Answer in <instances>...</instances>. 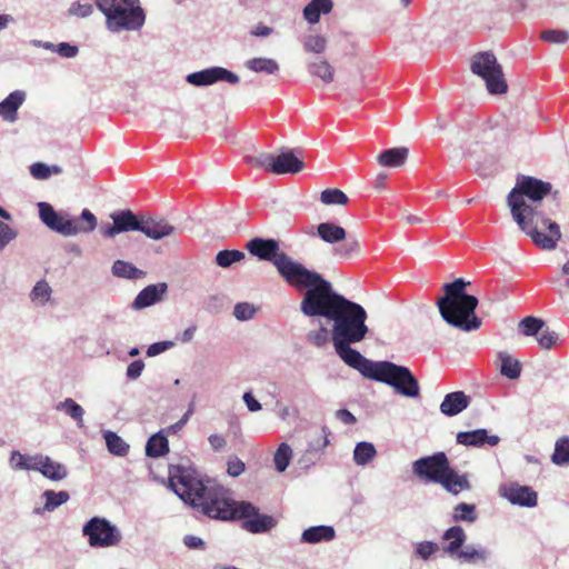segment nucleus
Instances as JSON below:
<instances>
[{
  "mask_svg": "<svg viewBox=\"0 0 569 569\" xmlns=\"http://www.w3.org/2000/svg\"><path fill=\"white\" fill-rule=\"evenodd\" d=\"M93 12V6L89 2L74 1L70 4L67 14L69 17L88 18Z\"/></svg>",
  "mask_w": 569,
  "mask_h": 569,
  "instance_id": "54",
  "label": "nucleus"
},
{
  "mask_svg": "<svg viewBox=\"0 0 569 569\" xmlns=\"http://www.w3.org/2000/svg\"><path fill=\"white\" fill-rule=\"evenodd\" d=\"M541 40L553 43V44H563L569 41V32L566 30L559 29H548L543 30L540 33Z\"/></svg>",
  "mask_w": 569,
  "mask_h": 569,
  "instance_id": "49",
  "label": "nucleus"
},
{
  "mask_svg": "<svg viewBox=\"0 0 569 569\" xmlns=\"http://www.w3.org/2000/svg\"><path fill=\"white\" fill-rule=\"evenodd\" d=\"M52 295V289L46 280L38 281L31 292L30 300L32 303L39 307H43L50 300Z\"/></svg>",
  "mask_w": 569,
  "mask_h": 569,
  "instance_id": "40",
  "label": "nucleus"
},
{
  "mask_svg": "<svg viewBox=\"0 0 569 569\" xmlns=\"http://www.w3.org/2000/svg\"><path fill=\"white\" fill-rule=\"evenodd\" d=\"M244 67L256 73L276 74L279 71V63L272 58H252L244 62Z\"/></svg>",
  "mask_w": 569,
  "mask_h": 569,
  "instance_id": "33",
  "label": "nucleus"
},
{
  "mask_svg": "<svg viewBox=\"0 0 569 569\" xmlns=\"http://www.w3.org/2000/svg\"><path fill=\"white\" fill-rule=\"evenodd\" d=\"M142 214H137L130 209L117 210L110 214L112 223L100 226V233L108 239L114 238L119 233L139 231L141 227Z\"/></svg>",
  "mask_w": 569,
  "mask_h": 569,
  "instance_id": "11",
  "label": "nucleus"
},
{
  "mask_svg": "<svg viewBox=\"0 0 569 569\" xmlns=\"http://www.w3.org/2000/svg\"><path fill=\"white\" fill-rule=\"evenodd\" d=\"M393 392L409 399H417L421 395L418 379L403 366L393 363Z\"/></svg>",
  "mask_w": 569,
  "mask_h": 569,
  "instance_id": "14",
  "label": "nucleus"
},
{
  "mask_svg": "<svg viewBox=\"0 0 569 569\" xmlns=\"http://www.w3.org/2000/svg\"><path fill=\"white\" fill-rule=\"evenodd\" d=\"M144 369V362L141 359L132 361L126 370V378L130 381L137 380Z\"/></svg>",
  "mask_w": 569,
  "mask_h": 569,
  "instance_id": "60",
  "label": "nucleus"
},
{
  "mask_svg": "<svg viewBox=\"0 0 569 569\" xmlns=\"http://www.w3.org/2000/svg\"><path fill=\"white\" fill-rule=\"evenodd\" d=\"M246 469L244 462L238 457L229 458L227 462V472L231 477H239Z\"/></svg>",
  "mask_w": 569,
  "mask_h": 569,
  "instance_id": "63",
  "label": "nucleus"
},
{
  "mask_svg": "<svg viewBox=\"0 0 569 569\" xmlns=\"http://www.w3.org/2000/svg\"><path fill=\"white\" fill-rule=\"evenodd\" d=\"M292 459V449L287 442H281L273 456L274 468L278 472H283L289 467Z\"/></svg>",
  "mask_w": 569,
  "mask_h": 569,
  "instance_id": "43",
  "label": "nucleus"
},
{
  "mask_svg": "<svg viewBox=\"0 0 569 569\" xmlns=\"http://www.w3.org/2000/svg\"><path fill=\"white\" fill-rule=\"evenodd\" d=\"M470 70L480 77L490 94H503L508 84L501 64L491 51L477 52L471 58Z\"/></svg>",
  "mask_w": 569,
  "mask_h": 569,
  "instance_id": "8",
  "label": "nucleus"
},
{
  "mask_svg": "<svg viewBox=\"0 0 569 569\" xmlns=\"http://www.w3.org/2000/svg\"><path fill=\"white\" fill-rule=\"evenodd\" d=\"M365 378L391 386V361L369 360L360 372Z\"/></svg>",
  "mask_w": 569,
  "mask_h": 569,
  "instance_id": "23",
  "label": "nucleus"
},
{
  "mask_svg": "<svg viewBox=\"0 0 569 569\" xmlns=\"http://www.w3.org/2000/svg\"><path fill=\"white\" fill-rule=\"evenodd\" d=\"M523 206L519 210L510 209L511 216L518 227L526 232L532 242L545 250H552L561 239L560 227L552 221L553 212H546L543 201H533L529 197L522 199Z\"/></svg>",
  "mask_w": 569,
  "mask_h": 569,
  "instance_id": "4",
  "label": "nucleus"
},
{
  "mask_svg": "<svg viewBox=\"0 0 569 569\" xmlns=\"http://www.w3.org/2000/svg\"><path fill=\"white\" fill-rule=\"evenodd\" d=\"M96 4L111 32L138 31L144 24L146 13L140 0H98Z\"/></svg>",
  "mask_w": 569,
  "mask_h": 569,
  "instance_id": "7",
  "label": "nucleus"
},
{
  "mask_svg": "<svg viewBox=\"0 0 569 569\" xmlns=\"http://www.w3.org/2000/svg\"><path fill=\"white\" fill-rule=\"evenodd\" d=\"M552 462L556 465L569 462V437H563L556 442Z\"/></svg>",
  "mask_w": 569,
  "mask_h": 569,
  "instance_id": "47",
  "label": "nucleus"
},
{
  "mask_svg": "<svg viewBox=\"0 0 569 569\" xmlns=\"http://www.w3.org/2000/svg\"><path fill=\"white\" fill-rule=\"evenodd\" d=\"M140 232L152 240H161L174 232V227L163 218L142 214Z\"/></svg>",
  "mask_w": 569,
  "mask_h": 569,
  "instance_id": "19",
  "label": "nucleus"
},
{
  "mask_svg": "<svg viewBox=\"0 0 569 569\" xmlns=\"http://www.w3.org/2000/svg\"><path fill=\"white\" fill-rule=\"evenodd\" d=\"M257 313V308L249 302H238L233 308V316L239 321L251 320Z\"/></svg>",
  "mask_w": 569,
  "mask_h": 569,
  "instance_id": "52",
  "label": "nucleus"
},
{
  "mask_svg": "<svg viewBox=\"0 0 569 569\" xmlns=\"http://www.w3.org/2000/svg\"><path fill=\"white\" fill-rule=\"evenodd\" d=\"M244 258H246V254L243 251L236 250V249H232V250L224 249V250H220L216 254L214 261L219 267L227 269V268H230L233 263L240 262Z\"/></svg>",
  "mask_w": 569,
  "mask_h": 569,
  "instance_id": "44",
  "label": "nucleus"
},
{
  "mask_svg": "<svg viewBox=\"0 0 569 569\" xmlns=\"http://www.w3.org/2000/svg\"><path fill=\"white\" fill-rule=\"evenodd\" d=\"M498 359L500 361L499 371L501 376L510 380H516L520 377L522 368L519 360L508 352H499Z\"/></svg>",
  "mask_w": 569,
  "mask_h": 569,
  "instance_id": "32",
  "label": "nucleus"
},
{
  "mask_svg": "<svg viewBox=\"0 0 569 569\" xmlns=\"http://www.w3.org/2000/svg\"><path fill=\"white\" fill-rule=\"evenodd\" d=\"M412 471L419 479L439 483L452 495L470 489L467 477L450 467L449 459L442 451L416 460Z\"/></svg>",
  "mask_w": 569,
  "mask_h": 569,
  "instance_id": "6",
  "label": "nucleus"
},
{
  "mask_svg": "<svg viewBox=\"0 0 569 569\" xmlns=\"http://www.w3.org/2000/svg\"><path fill=\"white\" fill-rule=\"evenodd\" d=\"M498 436L488 435L486 429H476L472 431H461L457 435V442L467 447H482L488 445L495 447L499 443Z\"/></svg>",
  "mask_w": 569,
  "mask_h": 569,
  "instance_id": "22",
  "label": "nucleus"
},
{
  "mask_svg": "<svg viewBox=\"0 0 569 569\" xmlns=\"http://www.w3.org/2000/svg\"><path fill=\"white\" fill-rule=\"evenodd\" d=\"M37 471L51 481L64 480L69 475L64 465L54 461L49 456L42 453Z\"/></svg>",
  "mask_w": 569,
  "mask_h": 569,
  "instance_id": "24",
  "label": "nucleus"
},
{
  "mask_svg": "<svg viewBox=\"0 0 569 569\" xmlns=\"http://www.w3.org/2000/svg\"><path fill=\"white\" fill-rule=\"evenodd\" d=\"M82 536L88 539L91 548H110L122 540L119 528L104 517L94 516L82 527Z\"/></svg>",
  "mask_w": 569,
  "mask_h": 569,
  "instance_id": "9",
  "label": "nucleus"
},
{
  "mask_svg": "<svg viewBox=\"0 0 569 569\" xmlns=\"http://www.w3.org/2000/svg\"><path fill=\"white\" fill-rule=\"evenodd\" d=\"M237 519H243L244 528L252 533L267 532L277 525L273 517L260 513L258 508L248 501L238 502Z\"/></svg>",
  "mask_w": 569,
  "mask_h": 569,
  "instance_id": "12",
  "label": "nucleus"
},
{
  "mask_svg": "<svg viewBox=\"0 0 569 569\" xmlns=\"http://www.w3.org/2000/svg\"><path fill=\"white\" fill-rule=\"evenodd\" d=\"M452 517L455 521L473 522L477 518L476 507L475 505L460 502L455 507Z\"/></svg>",
  "mask_w": 569,
  "mask_h": 569,
  "instance_id": "46",
  "label": "nucleus"
},
{
  "mask_svg": "<svg viewBox=\"0 0 569 569\" xmlns=\"http://www.w3.org/2000/svg\"><path fill=\"white\" fill-rule=\"evenodd\" d=\"M458 558L466 562H479L485 561L487 552L483 549H476L475 547L467 546L463 550L459 551Z\"/></svg>",
  "mask_w": 569,
  "mask_h": 569,
  "instance_id": "51",
  "label": "nucleus"
},
{
  "mask_svg": "<svg viewBox=\"0 0 569 569\" xmlns=\"http://www.w3.org/2000/svg\"><path fill=\"white\" fill-rule=\"evenodd\" d=\"M443 539L449 543L445 551L449 555H457L466 540V533L460 526H453L445 531Z\"/></svg>",
  "mask_w": 569,
  "mask_h": 569,
  "instance_id": "35",
  "label": "nucleus"
},
{
  "mask_svg": "<svg viewBox=\"0 0 569 569\" xmlns=\"http://www.w3.org/2000/svg\"><path fill=\"white\" fill-rule=\"evenodd\" d=\"M308 71L310 74L320 78L326 83H330L333 80V68L326 60L309 62Z\"/></svg>",
  "mask_w": 569,
  "mask_h": 569,
  "instance_id": "42",
  "label": "nucleus"
},
{
  "mask_svg": "<svg viewBox=\"0 0 569 569\" xmlns=\"http://www.w3.org/2000/svg\"><path fill=\"white\" fill-rule=\"evenodd\" d=\"M108 451L117 457H124L129 452V445L114 431L108 430L103 433Z\"/></svg>",
  "mask_w": 569,
  "mask_h": 569,
  "instance_id": "37",
  "label": "nucleus"
},
{
  "mask_svg": "<svg viewBox=\"0 0 569 569\" xmlns=\"http://www.w3.org/2000/svg\"><path fill=\"white\" fill-rule=\"evenodd\" d=\"M56 53L62 58L71 59L78 56L79 47L70 42H60L57 43Z\"/></svg>",
  "mask_w": 569,
  "mask_h": 569,
  "instance_id": "58",
  "label": "nucleus"
},
{
  "mask_svg": "<svg viewBox=\"0 0 569 569\" xmlns=\"http://www.w3.org/2000/svg\"><path fill=\"white\" fill-rule=\"evenodd\" d=\"M361 340H342L332 341L336 353L350 368L361 372L368 359L363 357L357 349L352 348L353 343Z\"/></svg>",
  "mask_w": 569,
  "mask_h": 569,
  "instance_id": "18",
  "label": "nucleus"
},
{
  "mask_svg": "<svg viewBox=\"0 0 569 569\" xmlns=\"http://www.w3.org/2000/svg\"><path fill=\"white\" fill-rule=\"evenodd\" d=\"M348 200V196L337 188H328L320 193V201L327 206H343Z\"/></svg>",
  "mask_w": 569,
  "mask_h": 569,
  "instance_id": "45",
  "label": "nucleus"
},
{
  "mask_svg": "<svg viewBox=\"0 0 569 569\" xmlns=\"http://www.w3.org/2000/svg\"><path fill=\"white\" fill-rule=\"evenodd\" d=\"M68 222L73 229L72 233H66V237H73L79 233H88L93 231L98 226L96 216L89 210L83 209L78 218L69 217Z\"/></svg>",
  "mask_w": 569,
  "mask_h": 569,
  "instance_id": "28",
  "label": "nucleus"
},
{
  "mask_svg": "<svg viewBox=\"0 0 569 569\" xmlns=\"http://www.w3.org/2000/svg\"><path fill=\"white\" fill-rule=\"evenodd\" d=\"M30 173L37 180H47L49 176V164L44 162H34L30 166Z\"/></svg>",
  "mask_w": 569,
  "mask_h": 569,
  "instance_id": "61",
  "label": "nucleus"
},
{
  "mask_svg": "<svg viewBox=\"0 0 569 569\" xmlns=\"http://www.w3.org/2000/svg\"><path fill=\"white\" fill-rule=\"evenodd\" d=\"M502 497L508 499L512 505L522 507H535L538 502L537 492L528 486H521L517 482L505 485L500 488Z\"/></svg>",
  "mask_w": 569,
  "mask_h": 569,
  "instance_id": "16",
  "label": "nucleus"
},
{
  "mask_svg": "<svg viewBox=\"0 0 569 569\" xmlns=\"http://www.w3.org/2000/svg\"><path fill=\"white\" fill-rule=\"evenodd\" d=\"M42 497L46 500L44 505H43L44 511H53L54 509L62 506L70 499L69 492L64 491V490H61V491L46 490L42 493Z\"/></svg>",
  "mask_w": 569,
  "mask_h": 569,
  "instance_id": "41",
  "label": "nucleus"
},
{
  "mask_svg": "<svg viewBox=\"0 0 569 569\" xmlns=\"http://www.w3.org/2000/svg\"><path fill=\"white\" fill-rule=\"evenodd\" d=\"M391 174L388 170L379 171L371 182V187L377 193H383L389 189Z\"/></svg>",
  "mask_w": 569,
  "mask_h": 569,
  "instance_id": "55",
  "label": "nucleus"
},
{
  "mask_svg": "<svg viewBox=\"0 0 569 569\" xmlns=\"http://www.w3.org/2000/svg\"><path fill=\"white\" fill-rule=\"evenodd\" d=\"M39 218L41 222L50 230L66 237V233H72L71 223L68 222L70 214L60 213L48 202H39Z\"/></svg>",
  "mask_w": 569,
  "mask_h": 569,
  "instance_id": "15",
  "label": "nucleus"
},
{
  "mask_svg": "<svg viewBox=\"0 0 569 569\" xmlns=\"http://www.w3.org/2000/svg\"><path fill=\"white\" fill-rule=\"evenodd\" d=\"M144 450L146 456L150 458H159L169 452V442L163 430H160L149 437Z\"/></svg>",
  "mask_w": 569,
  "mask_h": 569,
  "instance_id": "31",
  "label": "nucleus"
},
{
  "mask_svg": "<svg viewBox=\"0 0 569 569\" xmlns=\"http://www.w3.org/2000/svg\"><path fill=\"white\" fill-rule=\"evenodd\" d=\"M18 236V232L8 223L0 220V251H2Z\"/></svg>",
  "mask_w": 569,
  "mask_h": 569,
  "instance_id": "56",
  "label": "nucleus"
},
{
  "mask_svg": "<svg viewBox=\"0 0 569 569\" xmlns=\"http://www.w3.org/2000/svg\"><path fill=\"white\" fill-rule=\"evenodd\" d=\"M56 410L63 411L67 416L73 419L79 427L83 426V408L77 403L72 398H67L56 406Z\"/></svg>",
  "mask_w": 569,
  "mask_h": 569,
  "instance_id": "39",
  "label": "nucleus"
},
{
  "mask_svg": "<svg viewBox=\"0 0 569 569\" xmlns=\"http://www.w3.org/2000/svg\"><path fill=\"white\" fill-rule=\"evenodd\" d=\"M558 340V335L549 329L542 331L538 337V343L543 349L552 348Z\"/></svg>",
  "mask_w": 569,
  "mask_h": 569,
  "instance_id": "62",
  "label": "nucleus"
},
{
  "mask_svg": "<svg viewBox=\"0 0 569 569\" xmlns=\"http://www.w3.org/2000/svg\"><path fill=\"white\" fill-rule=\"evenodd\" d=\"M41 453L27 455L12 450L9 457V467L13 471H37Z\"/></svg>",
  "mask_w": 569,
  "mask_h": 569,
  "instance_id": "26",
  "label": "nucleus"
},
{
  "mask_svg": "<svg viewBox=\"0 0 569 569\" xmlns=\"http://www.w3.org/2000/svg\"><path fill=\"white\" fill-rule=\"evenodd\" d=\"M439 549L436 542L423 541L417 546V553L422 559H428Z\"/></svg>",
  "mask_w": 569,
  "mask_h": 569,
  "instance_id": "64",
  "label": "nucleus"
},
{
  "mask_svg": "<svg viewBox=\"0 0 569 569\" xmlns=\"http://www.w3.org/2000/svg\"><path fill=\"white\" fill-rule=\"evenodd\" d=\"M543 326V320L532 316L523 318L520 322L521 332L528 337L538 335Z\"/></svg>",
  "mask_w": 569,
  "mask_h": 569,
  "instance_id": "48",
  "label": "nucleus"
},
{
  "mask_svg": "<svg viewBox=\"0 0 569 569\" xmlns=\"http://www.w3.org/2000/svg\"><path fill=\"white\" fill-rule=\"evenodd\" d=\"M318 237L327 243H339L346 239V230L333 222H321L317 226Z\"/></svg>",
  "mask_w": 569,
  "mask_h": 569,
  "instance_id": "30",
  "label": "nucleus"
},
{
  "mask_svg": "<svg viewBox=\"0 0 569 569\" xmlns=\"http://www.w3.org/2000/svg\"><path fill=\"white\" fill-rule=\"evenodd\" d=\"M333 7L332 0H311L302 10L305 20L310 24L319 22L321 14H328Z\"/></svg>",
  "mask_w": 569,
  "mask_h": 569,
  "instance_id": "29",
  "label": "nucleus"
},
{
  "mask_svg": "<svg viewBox=\"0 0 569 569\" xmlns=\"http://www.w3.org/2000/svg\"><path fill=\"white\" fill-rule=\"evenodd\" d=\"M361 253L360 240L352 234L346 237L345 242L335 248V254L341 259H353Z\"/></svg>",
  "mask_w": 569,
  "mask_h": 569,
  "instance_id": "34",
  "label": "nucleus"
},
{
  "mask_svg": "<svg viewBox=\"0 0 569 569\" xmlns=\"http://www.w3.org/2000/svg\"><path fill=\"white\" fill-rule=\"evenodd\" d=\"M276 156L271 153H260L257 157H251L248 159V163L252 167L262 168L266 171L274 173V163Z\"/></svg>",
  "mask_w": 569,
  "mask_h": 569,
  "instance_id": "50",
  "label": "nucleus"
},
{
  "mask_svg": "<svg viewBox=\"0 0 569 569\" xmlns=\"http://www.w3.org/2000/svg\"><path fill=\"white\" fill-rule=\"evenodd\" d=\"M187 82L194 87H207L219 81L231 84L239 82V76L223 67H210L200 71L189 73L186 78Z\"/></svg>",
  "mask_w": 569,
  "mask_h": 569,
  "instance_id": "13",
  "label": "nucleus"
},
{
  "mask_svg": "<svg viewBox=\"0 0 569 569\" xmlns=\"http://www.w3.org/2000/svg\"><path fill=\"white\" fill-rule=\"evenodd\" d=\"M551 189L550 182L542 181L535 177L519 174L516 179L515 187L507 197V204L509 209L518 211L520 206H523V196L531 198L533 201H543L551 192Z\"/></svg>",
  "mask_w": 569,
  "mask_h": 569,
  "instance_id": "10",
  "label": "nucleus"
},
{
  "mask_svg": "<svg viewBox=\"0 0 569 569\" xmlns=\"http://www.w3.org/2000/svg\"><path fill=\"white\" fill-rule=\"evenodd\" d=\"M327 40L322 36H308L303 41L307 52L322 53L326 50Z\"/></svg>",
  "mask_w": 569,
  "mask_h": 569,
  "instance_id": "53",
  "label": "nucleus"
},
{
  "mask_svg": "<svg viewBox=\"0 0 569 569\" xmlns=\"http://www.w3.org/2000/svg\"><path fill=\"white\" fill-rule=\"evenodd\" d=\"M470 399L463 391H455L445 396L440 411L449 417L456 416L469 406Z\"/></svg>",
  "mask_w": 569,
  "mask_h": 569,
  "instance_id": "25",
  "label": "nucleus"
},
{
  "mask_svg": "<svg viewBox=\"0 0 569 569\" xmlns=\"http://www.w3.org/2000/svg\"><path fill=\"white\" fill-rule=\"evenodd\" d=\"M307 340L317 347H323L329 340V331L326 327L320 326L318 330L307 335Z\"/></svg>",
  "mask_w": 569,
  "mask_h": 569,
  "instance_id": "57",
  "label": "nucleus"
},
{
  "mask_svg": "<svg viewBox=\"0 0 569 569\" xmlns=\"http://www.w3.org/2000/svg\"><path fill=\"white\" fill-rule=\"evenodd\" d=\"M26 92L23 90H14L10 92L2 101H0V118L9 123L18 120V110L26 101Z\"/></svg>",
  "mask_w": 569,
  "mask_h": 569,
  "instance_id": "21",
  "label": "nucleus"
},
{
  "mask_svg": "<svg viewBox=\"0 0 569 569\" xmlns=\"http://www.w3.org/2000/svg\"><path fill=\"white\" fill-rule=\"evenodd\" d=\"M301 149L282 148L276 156L274 174H295L305 168L303 161L299 158Z\"/></svg>",
  "mask_w": 569,
  "mask_h": 569,
  "instance_id": "17",
  "label": "nucleus"
},
{
  "mask_svg": "<svg viewBox=\"0 0 569 569\" xmlns=\"http://www.w3.org/2000/svg\"><path fill=\"white\" fill-rule=\"evenodd\" d=\"M246 248L259 260L271 262L283 281L298 291L303 290L318 273L280 251V243L273 238L254 237L247 242Z\"/></svg>",
  "mask_w": 569,
  "mask_h": 569,
  "instance_id": "3",
  "label": "nucleus"
},
{
  "mask_svg": "<svg viewBox=\"0 0 569 569\" xmlns=\"http://www.w3.org/2000/svg\"><path fill=\"white\" fill-rule=\"evenodd\" d=\"M173 346H174V342H172L170 340L153 342L147 348L146 353L148 357H156V356L171 349Z\"/></svg>",
  "mask_w": 569,
  "mask_h": 569,
  "instance_id": "59",
  "label": "nucleus"
},
{
  "mask_svg": "<svg viewBox=\"0 0 569 569\" xmlns=\"http://www.w3.org/2000/svg\"><path fill=\"white\" fill-rule=\"evenodd\" d=\"M193 470L184 466H171L169 487L186 503L200 510L209 518L234 520L238 516V502L224 497L222 489H209L193 476Z\"/></svg>",
  "mask_w": 569,
  "mask_h": 569,
  "instance_id": "2",
  "label": "nucleus"
},
{
  "mask_svg": "<svg viewBox=\"0 0 569 569\" xmlns=\"http://www.w3.org/2000/svg\"><path fill=\"white\" fill-rule=\"evenodd\" d=\"M111 271L114 277L130 280L138 279L143 276L142 270L124 260H116L112 264Z\"/></svg>",
  "mask_w": 569,
  "mask_h": 569,
  "instance_id": "38",
  "label": "nucleus"
},
{
  "mask_svg": "<svg viewBox=\"0 0 569 569\" xmlns=\"http://www.w3.org/2000/svg\"><path fill=\"white\" fill-rule=\"evenodd\" d=\"M300 311L310 318L332 322V341L363 340L369 332L366 309L337 292L319 272L303 289Z\"/></svg>",
  "mask_w": 569,
  "mask_h": 569,
  "instance_id": "1",
  "label": "nucleus"
},
{
  "mask_svg": "<svg viewBox=\"0 0 569 569\" xmlns=\"http://www.w3.org/2000/svg\"><path fill=\"white\" fill-rule=\"evenodd\" d=\"M336 531L333 527L327 525L312 526L305 529L301 533V542L316 545L330 541L335 538Z\"/></svg>",
  "mask_w": 569,
  "mask_h": 569,
  "instance_id": "27",
  "label": "nucleus"
},
{
  "mask_svg": "<svg viewBox=\"0 0 569 569\" xmlns=\"http://www.w3.org/2000/svg\"><path fill=\"white\" fill-rule=\"evenodd\" d=\"M168 291L166 282H158L144 287L131 303L133 310H142L160 302Z\"/></svg>",
  "mask_w": 569,
  "mask_h": 569,
  "instance_id": "20",
  "label": "nucleus"
},
{
  "mask_svg": "<svg viewBox=\"0 0 569 569\" xmlns=\"http://www.w3.org/2000/svg\"><path fill=\"white\" fill-rule=\"evenodd\" d=\"M467 282L459 278L443 284V297L438 299L437 306L443 320L463 331L477 330L481 320L475 315L478 299L466 293Z\"/></svg>",
  "mask_w": 569,
  "mask_h": 569,
  "instance_id": "5",
  "label": "nucleus"
},
{
  "mask_svg": "<svg viewBox=\"0 0 569 569\" xmlns=\"http://www.w3.org/2000/svg\"><path fill=\"white\" fill-rule=\"evenodd\" d=\"M377 450L373 443L359 441L353 449V462L357 466L365 467L376 457Z\"/></svg>",
  "mask_w": 569,
  "mask_h": 569,
  "instance_id": "36",
  "label": "nucleus"
}]
</instances>
